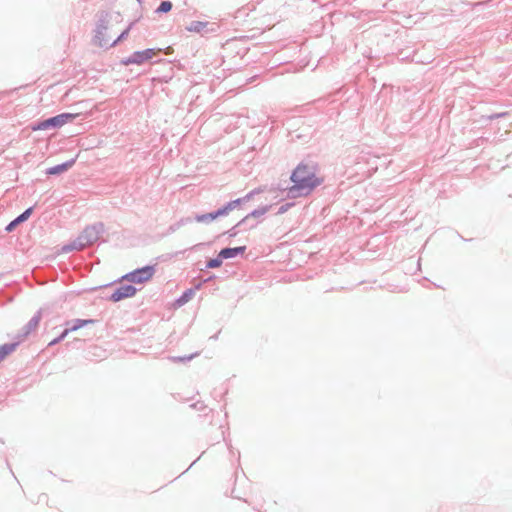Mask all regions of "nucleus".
<instances>
[{
  "label": "nucleus",
  "mask_w": 512,
  "mask_h": 512,
  "mask_svg": "<svg viewBox=\"0 0 512 512\" xmlns=\"http://www.w3.org/2000/svg\"><path fill=\"white\" fill-rule=\"evenodd\" d=\"M245 246L235 247V248H225L222 249L219 253V257L222 259H228L235 257L236 255L243 253L245 251Z\"/></svg>",
  "instance_id": "nucleus-8"
},
{
  "label": "nucleus",
  "mask_w": 512,
  "mask_h": 512,
  "mask_svg": "<svg viewBox=\"0 0 512 512\" xmlns=\"http://www.w3.org/2000/svg\"><path fill=\"white\" fill-rule=\"evenodd\" d=\"M222 264V258L211 259L207 263L208 268H217Z\"/></svg>",
  "instance_id": "nucleus-16"
},
{
  "label": "nucleus",
  "mask_w": 512,
  "mask_h": 512,
  "mask_svg": "<svg viewBox=\"0 0 512 512\" xmlns=\"http://www.w3.org/2000/svg\"><path fill=\"white\" fill-rule=\"evenodd\" d=\"M100 232L97 226H85L78 236L70 244L64 246L62 251L69 252L73 250H82L85 247L93 244L99 238Z\"/></svg>",
  "instance_id": "nucleus-2"
},
{
  "label": "nucleus",
  "mask_w": 512,
  "mask_h": 512,
  "mask_svg": "<svg viewBox=\"0 0 512 512\" xmlns=\"http://www.w3.org/2000/svg\"><path fill=\"white\" fill-rule=\"evenodd\" d=\"M291 181L293 183V186L290 188L291 193L307 195L319 186L323 179L317 175L314 166L300 164L293 171Z\"/></svg>",
  "instance_id": "nucleus-1"
},
{
  "label": "nucleus",
  "mask_w": 512,
  "mask_h": 512,
  "mask_svg": "<svg viewBox=\"0 0 512 512\" xmlns=\"http://www.w3.org/2000/svg\"><path fill=\"white\" fill-rule=\"evenodd\" d=\"M154 274L153 267L146 266L142 269L136 270L135 272L131 273L130 275H127L126 278L133 281V282H144L149 280Z\"/></svg>",
  "instance_id": "nucleus-6"
},
{
  "label": "nucleus",
  "mask_w": 512,
  "mask_h": 512,
  "mask_svg": "<svg viewBox=\"0 0 512 512\" xmlns=\"http://www.w3.org/2000/svg\"><path fill=\"white\" fill-rule=\"evenodd\" d=\"M126 33L127 32L122 33L116 40L113 41L112 45L116 44L119 40H121Z\"/></svg>",
  "instance_id": "nucleus-18"
},
{
  "label": "nucleus",
  "mask_w": 512,
  "mask_h": 512,
  "mask_svg": "<svg viewBox=\"0 0 512 512\" xmlns=\"http://www.w3.org/2000/svg\"><path fill=\"white\" fill-rule=\"evenodd\" d=\"M32 214V208H28L25 210L20 216H18L16 219H14L10 224H20L22 222H25L28 220L30 215Z\"/></svg>",
  "instance_id": "nucleus-14"
},
{
  "label": "nucleus",
  "mask_w": 512,
  "mask_h": 512,
  "mask_svg": "<svg viewBox=\"0 0 512 512\" xmlns=\"http://www.w3.org/2000/svg\"><path fill=\"white\" fill-rule=\"evenodd\" d=\"M256 214H258L257 211L252 212V216H255Z\"/></svg>",
  "instance_id": "nucleus-21"
},
{
  "label": "nucleus",
  "mask_w": 512,
  "mask_h": 512,
  "mask_svg": "<svg viewBox=\"0 0 512 512\" xmlns=\"http://www.w3.org/2000/svg\"><path fill=\"white\" fill-rule=\"evenodd\" d=\"M172 9V3L170 1H163L157 9V12L167 13Z\"/></svg>",
  "instance_id": "nucleus-15"
},
{
  "label": "nucleus",
  "mask_w": 512,
  "mask_h": 512,
  "mask_svg": "<svg viewBox=\"0 0 512 512\" xmlns=\"http://www.w3.org/2000/svg\"><path fill=\"white\" fill-rule=\"evenodd\" d=\"M161 49H146L143 51L135 52L125 63L141 65L144 62L157 56Z\"/></svg>",
  "instance_id": "nucleus-5"
},
{
  "label": "nucleus",
  "mask_w": 512,
  "mask_h": 512,
  "mask_svg": "<svg viewBox=\"0 0 512 512\" xmlns=\"http://www.w3.org/2000/svg\"><path fill=\"white\" fill-rule=\"evenodd\" d=\"M195 294V291L193 289H188L187 291H185L183 293V295L176 300L175 304L180 307L182 305H184L185 303H187L188 301H190L193 296Z\"/></svg>",
  "instance_id": "nucleus-13"
},
{
  "label": "nucleus",
  "mask_w": 512,
  "mask_h": 512,
  "mask_svg": "<svg viewBox=\"0 0 512 512\" xmlns=\"http://www.w3.org/2000/svg\"><path fill=\"white\" fill-rule=\"evenodd\" d=\"M136 293V288L132 285H124L119 287L112 295L111 299L114 302L120 301L124 298H129L134 296Z\"/></svg>",
  "instance_id": "nucleus-7"
},
{
  "label": "nucleus",
  "mask_w": 512,
  "mask_h": 512,
  "mask_svg": "<svg viewBox=\"0 0 512 512\" xmlns=\"http://www.w3.org/2000/svg\"><path fill=\"white\" fill-rule=\"evenodd\" d=\"M88 322L89 321H86V320H78L77 323L75 325H73L71 328L65 329L59 338L54 339L53 341L49 342V346L56 344L60 340L64 339L69 334V332L75 331V330L81 328L83 325L87 324Z\"/></svg>",
  "instance_id": "nucleus-9"
},
{
  "label": "nucleus",
  "mask_w": 512,
  "mask_h": 512,
  "mask_svg": "<svg viewBox=\"0 0 512 512\" xmlns=\"http://www.w3.org/2000/svg\"><path fill=\"white\" fill-rule=\"evenodd\" d=\"M75 117L76 115L70 113L60 114L40 122L36 127L33 128V130H46L51 126L61 127L64 124L72 121Z\"/></svg>",
  "instance_id": "nucleus-4"
},
{
  "label": "nucleus",
  "mask_w": 512,
  "mask_h": 512,
  "mask_svg": "<svg viewBox=\"0 0 512 512\" xmlns=\"http://www.w3.org/2000/svg\"><path fill=\"white\" fill-rule=\"evenodd\" d=\"M165 54L166 55H169V54H172L173 53V48L171 46H168L166 49H165Z\"/></svg>",
  "instance_id": "nucleus-17"
},
{
  "label": "nucleus",
  "mask_w": 512,
  "mask_h": 512,
  "mask_svg": "<svg viewBox=\"0 0 512 512\" xmlns=\"http://www.w3.org/2000/svg\"><path fill=\"white\" fill-rule=\"evenodd\" d=\"M13 227H14V226H7L6 230H7L8 232H11Z\"/></svg>",
  "instance_id": "nucleus-19"
},
{
  "label": "nucleus",
  "mask_w": 512,
  "mask_h": 512,
  "mask_svg": "<svg viewBox=\"0 0 512 512\" xmlns=\"http://www.w3.org/2000/svg\"><path fill=\"white\" fill-rule=\"evenodd\" d=\"M16 343L4 344L0 346V362L3 361L9 354L15 351Z\"/></svg>",
  "instance_id": "nucleus-11"
},
{
  "label": "nucleus",
  "mask_w": 512,
  "mask_h": 512,
  "mask_svg": "<svg viewBox=\"0 0 512 512\" xmlns=\"http://www.w3.org/2000/svg\"><path fill=\"white\" fill-rule=\"evenodd\" d=\"M98 40H99V45L100 46H103L104 44L102 43L101 39L98 37Z\"/></svg>",
  "instance_id": "nucleus-20"
},
{
  "label": "nucleus",
  "mask_w": 512,
  "mask_h": 512,
  "mask_svg": "<svg viewBox=\"0 0 512 512\" xmlns=\"http://www.w3.org/2000/svg\"><path fill=\"white\" fill-rule=\"evenodd\" d=\"M243 201L244 200H240V199L232 201L227 206H225L222 209H219L215 213H208V214H204L202 216H199L197 218V221L198 222H212V221L216 220L220 216L228 215V214L234 213V212H239L240 205H241V203Z\"/></svg>",
  "instance_id": "nucleus-3"
},
{
  "label": "nucleus",
  "mask_w": 512,
  "mask_h": 512,
  "mask_svg": "<svg viewBox=\"0 0 512 512\" xmlns=\"http://www.w3.org/2000/svg\"><path fill=\"white\" fill-rule=\"evenodd\" d=\"M74 162H75L74 160H71V161L65 162L63 164L51 167L50 169H48L47 173L50 175H55V174H60L62 172H65L73 166Z\"/></svg>",
  "instance_id": "nucleus-10"
},
{
  "label": "nucleus",
  "mask_w": 512,
  "mask_h": 512,
  "mask_svg": "<svg viewBox=\"0 0 512 512\" xmlns=\"http://www.w3.org/2000/svg\"><path fill=\"white\" fill-rule=\"evenodd\" d=\"M207 26V23L206 22H202V21H194V22H191L187 27V31L189 32H194V33H200L201 31H203Z\"/></svg>",
  "instance_id": "nucleus-12"
}]
</instances>
